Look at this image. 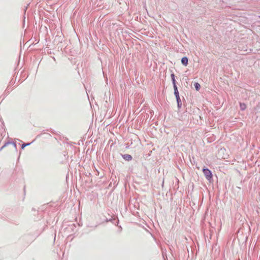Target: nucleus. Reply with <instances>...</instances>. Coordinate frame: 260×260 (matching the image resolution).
<instances>
[{"label":"nucleus","mask_w":260,"mask_h":260,"mask_svg":"<svg viewBox=\"0 0 260 260\" xmlns=\"http://www.w3.org/2000/svg\"><path fill=\"white\" fill-rule=\"evenodd\" d=\"M194 87H195V88H196L197 90H199L200 89V87H201V86H200L199 83H196L194 84Z\"/></svg>","instance_id":"423d86ee"},{"label":"nucleus","mask_w":260,"mask_h":260,"mask_svg":"<svg viewBox=\"0 0 260 260\" xmlns=\"http://www.w3.org/2000/svg\"><path fill=\"white\" fill-rule=\"evenodd\" d=\"M172 81H173V86H175V85H176V80H175V79H173Z\"/></svg>","instance_id":"0eeeda50"},{"label":"nucleus","mask_w":260,"mask_h":260,"mask_svg":"<svg viewBox=\"0 0 260 260\" xmlns=\"http://www.w3.org/2000/svg\"><path fill=\"white\" fill-rule=\"evenodd\" d=\"M174 94L176 98L177 101L178 102L179 100H180V98H179V92L178 91L177 86L176 85L174 86Z\"/></svg>","instance_id":"f03ea898"},{"label":"nucleus","mask_w":260,"mask_h":260,"mask_svg":"<svg viewBox=\"0 0 260 260\" xmlns=\"http://www.w3.org/2000/svg\"><path fill=\"white\" fill-rule=\"evenodd\" d=\"M182 63L186 66L188 64V58L186 57H183L181 59Z\"/></svg>","instance_id":"7ed1b4c3"},{"label":"nucleus","mask_w":260,"mask_h":260,"mask_svg":"<svg viewBox=\"0 0 260 260\" xmlns=\"http://www.w3.org/2000/svg\"><path fill=\"white\" fill-rule=\"evenodd\" d=\"M123 157L126 160H131L132 159V156L129 154H125L123 156Z\"/></svg>","instance_id":"20e7f679"},{"label":"nucleus","mask_w":260,"mask_h":260,"mask_svg":"<svg viewBox=\"0 0 260 260\" xmlns=\"http://www.w3.org/2000/svg\"><path fill=\"white\" fill-rule=\"evenodd\" d=\"M171 78H172V80H173V79H175L174 74H171Z\"/></svg>","instance_id":"6e6552de"},{"label":"nucleus","mask_w":260,"mask_h":260,"mask_svg":"<svg viewBox=\"0 0 260 260\" xmlns=\"http://www.w3.org/2000/svg\"><path fill=\"white\" fill-rule=\"evenodd\" d=\"M203 173L207 178H211L212 177V173L209 170L204 169Z\"/></svg>","instance_id":"f257e3e1"},{"label":"nucleus","mask_w":260,"mask_h":260,"mask_svg":"<svg viewBox=\"0 0 260 260\" xmlns=\"http://www.w3.org/2000/svg\"><path fill=\"white\" fill-rule=\"evenodd\" d=\"M240 109L241 110H245L246 108H247V106L244 103H240Z\"/></svg>","instance_id":"39448f33"}]
</instances>
